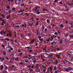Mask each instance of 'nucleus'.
Masks as SVG:
<instances>
[{"instance_id": "1", "label": "nucleus", "mask_w": 73, "mask_h": 73, "mask_svg": "<svg viewBox=\"0 0 73 73\" xmlns=\"http://www.w3.org/2000/svg\"><path fill=\"white\" fill-rule=\"evenodd\" d=\"M40 8L39 7H36L34 10V12H35L36 15H40V12L39 11V10H38V8Z\"/></svg>"}, {"instance_id": "2", "label": "nucleus", "mask_w": 73, "mask_h": 73, "mask_svg": "<svg viewBox=\"0 0 73 73\" xmlns=\"http://www.w3.org/2000/svg\"><path fill=\"white\" fill-rule=\"evenodd\" d=\"M30 58L31 60V61H35L36 60V58L35 56H31Z\"/></svg>"}, {"instance_id": "3", "label": "nucleus", "mask_w": 73, "mask_h": 73, "mask_svg": "<svg viewBox=\"0 0 73 73\" xmlns=\"http://www.w3.org/2000/svg\"><path fill=\"white\" fill-rule=\"evenodd\" d=\"M72 69L70 67H68L66 69V72H69L72 70Z\"/></svg>"}, {"instance_id": "4", "label": "nucleus", "mask_w": 73, "mask_h": 73, "mask_svg": "<svg viewBox=\"0 0 73 73\" xmlns=\"http://www.w3.org/2000/svg\"><path fill=\"white\" fill-rule=\"evenodd\" d=\"M25 11L23 9V10H21L20 11H19L18 12V13H21V12H24Z\"/></svg>"}, {"instance_id": "5", "label": "nucleus", "mask_w": 73, "mask_h": 73, "mask_svg": "<svg viewBox=\"0 0 73 73\" xmlns=\"http://www.w3.org/2000/svg\"><path fill=\"white\" fill-rule=\"evenodd\" d=\"M64 27V26H63L62 24L60 25L59 28H60V29H62V28H63Z\"/></svg>"}, {"instance_id": "6", "label": "nucleus", "mask_w": 73, "mask_h": 73, "mask_svg": "<svg viewBox=\"0 0 73 73\" xmlns=\"http://www.w3.org/2000/svg\"><path fill=\"white\" fill-rule=\"evenodd\" d=\"M49 39L50 41H52L53 40V36H51V38H49Z\"/></svg>"}, {"instance_id": "7", "label": "nucleus", "mask_w": 73, "mask_h": 73, "mask_svg": "<svg viewBox=\"0 0 73 73\" xmlns=\"http://www.w3.org/2000/svg\"><path fill=\"white\" fill-rule=\"evenodd\" d=\"M50 71H49V68H48V70L46 73H50Z\"/></svg>"}, {"instance_id": "8", "label": "nucleus", "mask_w": 73, "mask_h": 73, "mask_svg": "<svg viewBox=\"0 0 73 73\" xmlns=\"http://www.w3.org/2000/svg\"><path fill=\"white\" fill-rule=\"evenodd\" d=\"M3 68H4L3 66V65H1L0 67L1 70H3Z\"/></svg>"}, {"instance_id": "9", "label": "nucleus", "mask_w": 73, "mask_h": 73, "mask_svg": "<svg viewBox=\"0 0 73 73\" xmlns=\"http://www.w3.org/2000/svg\"><path fill=\"white\" fill-rule=\"evenodd\" d=\"M46 21H47L48 24H49V23H50V20H49V19H47Z\"/></svg>"}, {"instance_id": "10", "label": "nucleus", "mask_w": 73, "mask_h": 73, "mask_svg": "<svg viewBox=\"0 0 73 73\" xmlns=\"http://www.w3.org/2000/svg\"><path fill=\"white\" fill-rule=\"evenodd\" d=\"M22 27H27V25H26V24L25 23V25H22Z\"/></svg>"}, {"instance_id": "11", "label": "nucleus", "mask_w": 73, "mask_h": 73, "mask_svg": "<svg viewBox=\"0 0 73 73\" xmlns=\"http://www.w3.org/2000/svg\"><path fill=\"white\" fill-rule=\"evenodd\" d=\"M5 40H7V41H9V38H5Z\"/></svg>"}, {"instance_id": "12", "label": "nucleus", "mask_w": 73, "mask_h": 73, "mask_svg": "<svg viewBox=\"0 0 73 73\" xmlns=\"http://www.w3.org/2000/svg\"><path fill=\"white\" fill-rule=\"evenodd\" d=\"M68 35H69V33H67L65 36V37H68Z\"/></svg>"}, {"instance_id": "13", "label": "nucleus", "mask_w": 73, "mask_h": 73, "mask_svg": "<svg viewBox=\"0 0 73 73\" xmlns=\"http://www.w3.org/2000/svg\"><path fill=\"white\" fill-rule=\"evenodd\" d=\"M9 37H11V36H12V33H9Z\"/></svg>"}, {"instance_id": "14", "label": "nucleus", "mask_w": 73, "mask_h": 73, "mask_svg": "<svg viewBox=\"0 0 73 73\" xmlns=\"http://www.w3.org/2000/svg\"><path fill=\"white\" fill-rule=\"evenodd\" d=\"M29 71H30V72H32V71H33V69L31 68H30L29 69Z\"/></svg>"}, {"instance_id": "15", "label": "nucleus", "mask_w": 73, "mask_h": 73, "mask_svg": "<svg viewBox=\"0 0 73 73\" xmlns=\"http://www.w3.org/2000/svg\"><path fill=\"white\" fill-rule=\"evenodd\" d=\"M35 67L36 68H38V64H36V66H35Z\"/></svg>"}, {"instance_id": "16", "label": "nucleus", "mask_w": 73, "mask_h": 73, "mask_svg": "<svg viewBox=\"0 0 73 73\" xmlns=\"http://www.w3.org/2000/svg\"><path fill=\"white\" fill-rule=\"evenodd\" d=\"M42 67L44 69H46V67L44 66V65H42Z\"/></svg>"}, {"instance_id": "17", "label": "nucleus", "mask_w": 73, "mask_h": 73, "mask_svg": "<svg viewBox=\"0 0 73 73\" xmlns=\"http://www.w3.org/2000/svg\"><path fill=\"white\" fill-rule=\"evenodd\" d=\"M1 17H3V19H5V16L3 15V14L1 15Z\"/></svg>"}, {"instance_id": "18", "label": "nucleus", "mask_w": 73, "mask_h": 73, "mask_svg": "<svg viewBox=\"0 0 73 73\" xmlns=\"http://www.w3.org/2000/svg\"><path fill=\"white\" fill-rule=\"evenodd\" d=\"M9 18H11V15H9L7 16V19H8Z\"/></svg>"}, {"instance_id": "19", "label": "nucleus", "mask_w": 73, "mask_h": 73, "mask_svg": "<svg viewBox=\"0 0 73 73\" xmlns=\"http://www.w3.org/2000/svg\"><path fill=\"white\" fill-rule=\"evenodd\" d=\"M67 62V61L66 60H64L63 61V62H64V64H66V63Z\"/></svg>"}, {"instance_id": "20", "label": "nucleus", "mask_w": 73, "mask_h": 73, "mask_svg": "<svg viewBox=\"0 0 73 73\" xmlns=\"http://www.w3.org/2000/svg\"><path fill=\"white\" fill-rule=\"evenodd\" d=\"M53 55L52 54H51L50 55H48V57H52V56H53Z\"/></svg>"}, {"instance_id": "21", "label": "nucleus", "mask_w": 73, "mask_h": 73, "mask_svg": "<svg viewBox=\"0 0 73 73\" xmlns=\"http://www.w3.org/2000/svg\"><path fill=\"white\" fill-rule=\"evenodd\" d=\"M35 42V40H32L31 41V44H33Z\"/></svg>"}, {"instance_id": "22", "label": "nucleus", "mask_w": 73, "mask_h": 73, "mask_svg": "<svg viewBox=\"0 0 73 73\" xmlns=\"http://www.w3.org/2000/svg\"><path fill=\"white\" fill-rule=\"evenodd\" d=\"M39 40H40V41H42V42H43V39L41 38V39H39Z\"/></svg>"}, {"instance_id": "23", "label": "nucleus", "mask_w": 73, "mask_h": 73, "mask_svg": "<svg viewBox=\"0 0 73 73\" xmlns=\"http://www.w3.org/2000/svg\"><path fill=\"white\" fill-rule=\"evenodd\" d=\"M47 31H48V29L46 28L44 29V32H46Z\"/></svg>"}, {"instance_id": "24", "label": "nucleus", "mask_w": 73, "mask_h": 73, "mask_svg": "<svg viewBox=\"0 0 73 73\" xmlns=\"http://www.w3.org/2000/svg\"><path fill=\"white\" fill-rule=\"evenodd\" d=\"M54 70H56L57 69V68L56 67H54Z\"/></svg>"}, {"instance_id": "25", "label": "nucleus", "mask_w": 73, "mask_h": 73, "mask_svg": "<svg viewBox=\"0 0 73 73\" xmlns=\"http://www.w3.org/2000/svg\"><path fill=\"white\" fill-rule=\"evenodd\" d=\"M49 70H50V71H52V67H50V68H49Z\"/></svg>"}, {"instance_id": "26", "label": "nucleus", "mask_w": 73, "mask_h": 73, "mask_svg": "<svg viewBox=\"0 0 73 73\" xmlns=\"http://www.w3.org/2000/svg\"><path fill=\"white\" fill-rule=\"evenodd\" d=\"M7 54V53L5 52H3V54L4 55H5V56L6 55V54Z\"/></svg>"}, {"instance_id": "27", "label": "nucleus", "mask_w": 73, "mask_h": 73, "mask_svg": "<svg viewBox=\"0 0 73 73\" xmlns=\"http://www.w3.org/2000/svg\"><path fill=\"white\" fill-rule=\"evenodd\" d=\"M54 35H58V33H57V32H56L54 33Z\"/></svg>"}, {"instance_id": "28", "label": "nucleus", "mask_w": 73, "mask_h": 73, "mask_svg": "<svg viewBox=\"0 0 73 73\" xmlns=\"http://www.w3.org/2000/svg\"><path fill=\"white\" fill-rule=\"evenodd\" d=\"M53 36H52V37H53H53H54V38H56V37H57V36H56L54 35H53Z\"/></svg>"}, {"instance_id": "29", "label": "nucleus", "mask_w": 73, "mask_h": 73, "mask_svg": "<svg viewBox=\"0 0 73 73\" xmlns=\"http://www.w3.org/2000/svg\"><path fill=\"white\" fill-rule=\"evenodd\" d=\"M0 34H1V35H2V36H3V31H1V32H0Z\"/></svg>"}, {"instance_id": "30", "label": "nucleus", "mask_w": 73, "mask_h": 73, "mask_svg": "<svg viewBox=\"0 0 73 73\" xmlns=\"http://www.w3.org/2000/svg\"><path fill=\"white\" fill-rule=\"evenodd\" d=\"M3 33L4 35H5L6 34V33L5 31H3Z\"/></svg>"}, {"instance_id": "31", "label": "nucleus", "mask_w": 73, "mask_h": 73, "mask_svg": "<svg viewBox=\"0 0 73 73\" xmlns=\"http://www.w3.org/2000/svg\"><path fill=\"white\" fill-rule=\"evenodd\" d=\"M10 50H11V51H12L13 50V48H10Z\"/></svg>"}, {"instance_id": "32", "label": "nucleus", "mask_w": 73, "mask_h": 73, "mask_svg": "<svg viewBox=\"0 0 73 73\" xmlns=\"http://www.w3.org/2000/svg\"><path fill=\"white\" fill-rule=\"evenodd\" d=\"M5 59L4 58H3L1 59V61H4V60H5Z\"/></svg>"}, {"instance_id": "33", "label": "nucleus", "mask_w": 73, "mask_h": 73, "mask_svg": "<svg viewBox=\"0 0 73 73\" xmlns=\"http://www.w3.org/2000/svg\"><path fill=\"white\" fill-rule=\"evenodd\" d=\"M33 51V50H30L29 51V52H30V53H31V52H32V51Z\"/></svg>"}, {"instance_id": "34", "label": "nucleus", "mask_w": 73, "mask_h": 73, "mask_svg": "<svg viewBox=\"0 0 73 73\" xmlns=\"http://www.w3.org/2000/svg\"><path fill=\"white\" fill-rule=\"evenodd\" d=\"M4 25V24L3 22H2L1 23V25H2V26H3V25Z\"/></svg>"}, {"instance_id": "35", "label": "nucleus", "mask_w": 73, "mask_h": 73, "mask_svg": "<svg viewBox=\"0 0 73 73\" xmlns=\"http://www.w3.org/2000/svg\"><path fill=\"white\" fill-rule=\"evenodd\" d=\"M19 64H20V65H23V63L22 62H21L19 63Z\"/></svg>"}, {"instance_id": "36", "label": "nucleus", "mask_w": 73, "mask_h": 73, "mask_svg": "<svg viewBox=\"0 0 73 73\" xmlns=\"http://www.w3.org/2000/svg\"><path fill=\"white\" fill-rule=\"evenodd\" d=\"M22 55H23V52H21L19 54V55L20 56H22Z\"/></svg>"}, {"instance_id": "37", "label": "nucleus", "mask_w": 73, "mask_h": 73, "mask_svg": "<svg viewBox=\"0 0 73 73\" xmlns=\"http://www.w3.org/2000/svg\"><path fill=\"white\" fill-rule=\"evenodd\" d=\"M46 41H47V42H49V41H50L49 38L48 39L46 40Z\"/></svg>"}, {"instance_id": "38", "label": "nucleus", "mask_w": 73, "mask_h": 73, "mask_svg": "<svg viewBox=\"0 0 73 73\" xmlns=\"http://www.w3.org/2000/svg\"><path fill=\"white\" fill-rule=\"evenodd\" d=\"M12 11H15V8H13L12 9Z\"/></svg>"}, {"instance_id": "39", "label": "nucleus", "mask_w": 73, "mask_h": 73, "mask_svg": "<svg viewBox=\"0 0 73 73\" xmlns=\"http://www.w3.org/2000/svg\"><path fill=\"white\" fill-rule=\"evenodd\" d=\"M19 57H17L16 58H15V60H18V59H19Z\"/></svg>"}, {"instance_id": "40", "label": "nucleus", "mask_w": 73, "mask_h": 73, "mask_svg": "<svg viewBox=\"0 0 73 73\" xmlns=\"http://www.w3.org/2000/svg\"><path fill=\"white\" fill-rule=\"evenodd\" d=\"M2 46L3 47V49L5 48V46H4V45H2Z\"/></svg>"}, {"instance_id": "41", "label": "nucleus", "mask_w": 73, "mask_h": 73, "mask_svg": "<svg viewBox=\"0 0 73 73\" xmlns=\"http://www.w3.org/2000/svg\"><path fill=\"white\" fill-rule=\"evenodd\" d=\"M24 4H25L24 3H23V4H22L21 5V7H23V6L24 5Z\"/></svg>"}, {"instance_id": "42", "label": "nucleus", "mask_w": 73, "mask_h": 73, "mask_svg": "<svg viewBox=\"0 0 73 73\" xmlns=\"http://www.w3.org/2000/svg\"><path fill=\"white\" fill-rule=\"evenodd\" d=\"M7 32H8L9 33H12V32H11V31H10V30H9L7 31Z\"/></svg>"}, {"instance_id": "43", "label": "nucleus", "mask_w": 73, "mask_h": 73, "mask_svg": "<svg viewBox=\"0 0 73 73\" xmlns=\"http://www.w3.org/2000/svg\"><path fill=\"white\" fill-rule=\"evenodd\" d=\"M60 44H62V40H60Z\"/></svg>"}, {"instance_id": "44", "label": "nucleus", "mask_w": 73, "mask_h": 73, "mask_svg": "<svg viewBox=\"0 0 73 73\" xmlns=\"http://www.w3.org/2000/svg\"><path fill=\"white\" fill-rule=\"evenodd\" d=\"M18 52H19V53H21V51H20V50H18Z\"/></svg>"}, {"instance_id": "45", "label": "nucleus", "mask_w": 73, "mask_h": 73, "mask_svg": "<svg viewBox=\"0 0 73 73\" xmlns=\"http://www.w3.org/2000/svg\"><path fill=\"white\" fill-rule=\"evenodd\" d=\"M44 54L46 56H48V54Z\"/></svg>"}, {"instance_id": "46", "label": "nucleus", "mask_w": 73, "mask_h": 73, "mask_svg": "<svg viewBox=\"0 0 73 73\" xmlns=\"http://www.w3.org/2000/svg\"><path fill=\"white\" fill-rule=\"evenodd\" d=\"M33 67H34V66L33 65L31 67V68H32V69H33Z\"/></svg>"}, {"instance_id": "47", "label": "nucleus", "mask_w": 73, "mask_h": 73, "mask_svg": "<svg viewBox=\"0 0 73 73\" xmlns=\"http://www.w3.org/2000/svg\"><path fill=\"white\" fill-rule=\"evenodd\" d=\"M43 50H44L45 51V52H46V49L43 48Z\"/></svg>"}, {"instance_id": "48", "label": "nucleus", "mask_w": 73, "mask_h": 73, "mask_svg": "<svg viewBox=\"0 0 73 73\" xmlns=\"http://www.w3.org/2000/svg\"><path fill=\"white\" fill-rule=\"evenodd\" d=\"M71 36V38H73V34L72 35H70Z\"/></svg>"}, {"instance_id": "49", "label": "nucleus", "mask_w": 73, "mask_h": 73, "mask_svg": "<svg viewBox=\"0 0 73 73\" xmlns=\"http://www.w3.org/2000/svg\"><path fill=\"white\" fill-rule=\"evenodd\" d=\"M10 40H11V42H13V40L12 39H11Z\"/></svg>"}, {"instance_id": "50", "label": "nucleus", "mask_w": 73, "mask_h": 73, "mask_svg": "<svg viewBox=\"0 0 73 73\" xmlns=\"http://www.w3.org/2000/svg\"><path fill=\"white\" fill-rule=\"evenodd\" d=\"M41 58L42 59H43V58H44V57H42V55H41Z\"/></svg>"}, {"instance_id": "51", "label": "nucleus", "mask_w": 73, "mask_h": 73, "mask_svg": "<svg viewBox=\"0 0 73 73\" xmlns=\"http://www.w3.org/2000/svg\"><path fill=\"white\" fill-rule=\"evenodd\" d=\"M25 62L26 63H28V62L27 60H25Z\"/></svg>"}, {"instance_id": "52", "label": "nucleus", "mask_w": 73, "mask_h": 73, "mask_svg": "<svg viewBox=\"0 0 73 73\" xmlns=\"http://www.w3.org/2000/svg\"><path fill=\"white\" fill-rule=\"evenodd\" d=\"M43 72H46V69H44L43 70Z\"/></svg>"}, {"instance_id": "53", "label": "nucleus", "mask_w": 73, "mask_h": 73, "mask_svg": "<svg viewBox=\"0 0 73 73\" xmlns=\"http://www.w3.org/2000/svg\"><path fill=\"white\" fill-rule=\"evenodd\" d=\"M8 50L9 52H11V50H10L9 49H8Z\"/></svg>"}, {"instance_id": "54", "label": "nucleus", "mask_w": 73, "mask_h": 73, "mask_svg": "<svg viewBox=\"0 0 73 73\" xmlns=\"http://www.w3.org/2000/svg\"><path fill=\"white\" fill-rule=\"evenodd\" d=\"M57 0H55L54 1V3H57Z\"/></svg>"}, {"instance_id": "55", "label": "nucleus", "mask_w": 73, "mask_h": 73, "mask_svg": "<svg viewBox=\"0 0 73 73\" xmlns=\"http://www.w3.org/2000/svg\"><path fill=\"white\" fill-rule=\"evenodd\" d=\"M44 29H45V27H44V26L43 27H42V30H44Z\"/></svg>"}, {"instance_id": "56", "label": "nucleus", "mask_w": 73, "mask_h": 73, "mask_svg": "<svg viewBox=\"0 0 73 73\" xmlns=\"http://www.w3.org/2000/svg\"><path fill=\"white\" fill-rule=\"evenodd\" d=\"M38 45V43H37L35 44V46H37Z\"/></svg>"}, {"instance_id": "57", "label": "nucleus", "mask_w": 73, "mask_h": 73, "mask_svg": "<svg viewBox=\"0 0 73 73\" xmlns=\"http://www.w3.org/2000/svg\"><path fill=\"white\" fill-rule=\"evenodd\" d=\"M59 3H60V4H62V2H59Z\"/></svg>"}, {"instance_id": "58", "label": "nucleus", "mask_w": 73, "mask_h": 73, "mask_svg": "<svg viewBox=\"0 0 73 73\" xmlns=\"http://www.w3.org/2000/svg\"><path fill=\"white\" fill-rule=\"evenodd\" d=\"M28 66L29 68H31V66L30 65H29Z\"/></svg>"}, {"instance_id": "59", "label": "nucleus", "mask_w": 73, "mask_h": 73, "mask_svg": "<svg viewBox=\"0 0 73 73\" xmlns=\"http://www.w3.org/2000/svg\"><path fill=\"white\" fill-rule=\"evenodd\" d=\"M7 68H8V67H7V66H6V68H5V69H6V70H7Z\"/></svg>"}, {"instance_id": "60", "label": "nucleus", "mask_w": 73, "mask_h": 73, "mask_svg": "<svg viewBox=\"0 0 73 73\" xmlns=\"http://www.w3.org/2000/svg\"><path fill=\"white\" fill-rule=\"evenodd\" d=\"M31 4V1H30V2H29V4Z\"/></svg>"}, {"instance_id": "61", "label": "nucleus", "mask_w": 73, "mask_h": 73, "mask_svg": "<svg viewBox=\"0 0 73 73\" xmlns=\"http://www.w3.org/2000/svg\"><path fill=\"white\" fill-rule=\"evenodd\" d=\"M36 62V60H35L34 61H33V63H35Z\"/></svg>"}, {"instance_id": "62", "label": "nucleus", "mask_w": 73, "mask_h": 73, "mask_svg": "<svg viewBox=\"0 0 73 73\" xmlns=\"http://www.w3.org/2000/svg\"><path fill=\"white\" fill-rule=\"evenodd\" d=\"M39 25V24H38V23H36V25Z\"/></svg>"}, {"instance_id": "63", "label": "nucleus", "mask_w": 73, "mask_h": 73, "mask_svg": "<svg viewBox=\"0 0 73 73\" xmlns=\"http://www.w3.org/2000/svg\"><path fill=\"white\" fill-rule=\"evenodd\" d=\"M11 10H10V11H9V13H11Z\"/></svg>"}, {"instance_id": "64", "label": "nucleus", "mask_w": 73, "mask_h": 73, "mask_svg": "<svg viewBox=\"0 0 73 73\" xmlns=\"http://www.w3.org/2000/svg\"><path fill=\"white\" fill-rule=\"evenodd\" d=\"M2 22H4V20H5L4 19H4H2Z\"/></svg>"}]
</instances>
